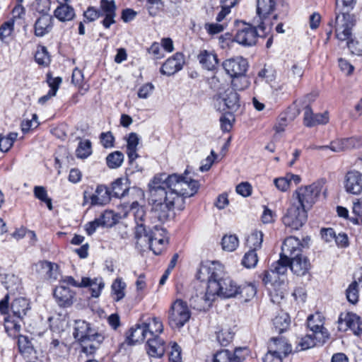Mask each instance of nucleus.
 <instances>
[{
  "label": "nucleus",
  "instance_id": "nucleus-51",
  "mask_svg": "<svg viewBox=\"0 0 362 362\" xmlns=\"http://www.w3.org/2000/svg\"><path fill=\"white\" fill-rule=\"evenodd\" d=\"M91 143L89 140L81 141L76 150L78 158H86L91 154Z\"/></svg>",
  "mask_w": 362,
  "mask_h": 362
},
{
  "label": "nucleus",
  "instance_id": "nucleus-53",
  "mask_svg": "<svg viewBox=\"0 0 362 362\" xmlns=\"http://www.w3.org/2000/svg\"><path fill=\"white\" fill-rule=\"evenodd\" d=\"M257 262L258 257L255 250H248L242 259V264L248 269L255 267Z\"/></svg>",
  "mask_w": 362,
  "mask_h": 362
},
{
  "label": "nucleus",
  "instance_id": "nucleus-18",
  "mask_svg": "<svg viewBox=\"0 0 362 362\" xmlns=\"http://www.w3.org/2000/svg\"><path fill=\"white\" fill-rule=\"evenodd\" d=\"M338 328L340 331L351 329L356 335L362 334V321L359 316L353 313H341L338 319Z\"/></svg>",
  "mask_w": 362,
  "mask_h": 362
},
{
  "label": "nucleus",
  "instance_id": "nucleus-25",
  "mask_svg": "<svg viewBox=\"0 0 362 362\" xmlns=\"http://www.w3.org/2000/svg\"><path fill=\"white\" fill-rule=\"evenodd\" d=\"M185 62L184 54L181 52H177L165 62L160 69V72L162 74L167 76L173 75L182 69Z\"/></svg>",
  "mask_w": 362,
  "mask_h": 362
},
{
  "label": "nucleus",
  "instance_id": "nucleus-48",
  "mask_svg": "<svg viewBox=\"0 0 362 362\" xmlns=\"http://www.w3.org/2000/svg\"><path fill=\"white\" fill-rule=\"evenodd\" d=\"M17 136L18 134L16 132H11L6 136L0 134V151L7 152L12 147Z\"/></svg>",
  "mask_w": 362,
  "mask_h": 362
},
{
  "label": "nucleus",
  "instance_id": "nucleus-31",
  "mask_svg": "<svg viewBox=\"0 0 362 362\" xmlns=\"http://www.w3.org/2000/svg\"><path fill=\"white\" fill-rule=\"evenodd\" d=\"M269 351L285 358L291 352V346L284 338L273 337L269 344Z\"/></svg>",
  "mask_w": 362,
  "mask_h": 362
},
{
  "label": "nucleus",
  "instance_id": "nucleus-8",
  "mask_svg": "<svg viewBox=\"0 0 362 362\" xmlns=\"http://www.w3.org/2000/svg\"><path fill=\"white\" fill-rule=\"evenodd\" d=\"M324 186L322 181H317L311 185L301 186L293 193V197L298 202V206L305 210H310L317 202Z\"/></svg>",
  "mask_w": 362,
  "mask_h": 362
},
{
  "label": "nucleus",
  "instance_id": "nucleus-40",
  "mask_svg": "<svg viewBox=\"0 0 362 362\" xmlns=\"http://www.w3.org/2000/svg\"><path fill=\"white\" fill-rule=\"evenodd\" d=\"M262 232L255 230L252 232L250 235H248L246 240V247L249 249V250H255V252H256L257 250L262 247Z\"/></svg>",
  "mask_w": 362,
  "mask_h": 362
},
{
  "label": "nucleus",
  "instance_id": "nucleus-13",
  "mask_svg": "<svg viewBox=\"0 0 362 362\" xmlns=\"http://www.w3.org/2000/svg\"><path fill=\"white\" fill-rule=\"evenodd\" d=\"M153 230L143 237L155 255H160L168 243L166 230L159 224L153 226Z\"/></svg>",
  "mask_w": 362,
  "mask_h": 362
},
{
  "label": "nucleus",
  "instance_id": "nucleus-6",
  "mask_svg": "<svg viewBox=\"0 0 362 362\" xmlns=\"http://www.w3.org/2000/svg\"><path fill=\"white\" fill-rule=\"evenodd\" d=\"M290 267V259L288 257H282L280 254V259L273 263L269 271H266L262 279L264 284L267 286L270 285L269 288V293L272 300L274 303H277L279 299H282L284 296V292L276 288L284 283V281H278L279 275H284L287 272L288 267Z\"/></svg>",
  "mask_w": 362,
  "mask_h": 362
},
{
  "label": "nucleus",
  "instance_id": "nucleus-46",
  "mask_svg": "<svg viewBox=\"0 0 362 362\" xmlns=\"http://www.w3.org/2000/svg\"><path fill=\"white\" fill-rule=\"evenodd\" d=\"M35 59L39 65L48 66L50 62V57L47 52V48L45 46H38L35 55Z\"/></svg>",
  "mask_w": 362,
  "mask_h": 362
},
{
  "label": "nucleus",
  "instance_id": "nucleus-61",
  "mask_svg": "<svg viewBox=\"0 0 362 362\" xmlns=\"http://www.w3.org/2000/svg\"><path fill=\"white\" fill-rule=\"evenodd\" d=\"M274 183L276 187L281 192L287 191L291 186V182L288 177V174H286L285 177L274 179Z\"/></svg>",
  "mask_w": 362,
  "mask_h": 362
},
{
  "label": "nucleus",
  "instance_id": "nucleus-20",
  "mask_svg": "<svg viewBox=\"0 0 362 362\" xmlns=\"http://www.w3.org/2000/svg\"><path fill=\"white\" fill-rule=\"evenodd\" d=\"M116 223L115 214L112 211L106 210L93 221L88 222L85 230L88 235H93L99 227H111Z\"/></svg>",
  "mask_w": 362,
  "mask_h": 362
},
{
  "label": "nucleus",
  "instance_id": "nucleus-33",
  "mask_svg": "<svg viewBox=\"0 0 362 362\" xmlns=\"http://www.w3.org/2000/svg\"><path fill=\"white\" fill-rule=\"evenodd\" d=\"M30 309L28 300L24 298H16L11 305L12 318L16 317L22 320Z\"/></svg>",
  "mask_w": 362,
  "mask_h": 362
},
{
  "label": "nucleus",
  "instance_id": "nucleus-45",
  "mask_svg": "<svg viewBox=\"0 0 362 362\" xmlns=\"http://www.w3.org/2000/svg\"><path fill=\"white\" fill-rule=\"evenodd\" d=\"M126 284L121 279H116L112 285V291L116 301L122 300L125 295Z\"/></svg>",
  "mask_w": 362,
  "mask_h": 362
},
{
  "label": "nucleus",
  "instance_id": "nucleus-62",
  "mask_svg": "<svg viewBox=\"0 0 362 362\" xmlns=\"http://www.w3.org/2000/svg\"><path fill=\"white\" fill-rule=\"evenodd\" d=\"M13 21L5 22L0 27V39L4 40L6 37L11 35L13 30Z\"/></svg>",
  "mask_w": 362,
  "mask_h": 362
},
{
  "label": "nucleus",
  "instance_id": "nucleus-23",
  "mask_svg": "<svg viewBox=\"0 0 362 362\" xmlns=\"http://www.w3.org/2000/svg\"><path fill=\"white\" fill-rule=\"evenodd\" d=\"M117 6L114 0H101L99 12L100 17H104L102 24L105 28H109L115 23Z\"/></svg>",
  "mask_w": 362,
  "mask_h": 362
},
{
  "label": "nucleus",
  "instance_id": "nucleus-12",
  "mask_svg": "<svg viewBox=\"0 0 362 362\" xmlns=\"http://www.w3.org/2000/svg\"><path fill=\"white\" fill-rule=\"evenodd\" d=\"M214 107L220 112L228 110L235 112L240 107L239 95L233 88H228L223 93L214 96Z\"/></svg>",
  "mask_w": 362,
  "mask_h": 362
},
{
  "label": "nucleus",
  "instance_id": "nucleus-38",
  "mask_svg": "<svg viewBox=\"0 0 362 362\" xmlns=\"http://www.w3.org/2000/svg\"><path fill=\"white\" fill-rule=\"evenodd\" d=\"M148 336L143 324L136 325L134 327L131 328L130 334L127 337L129 343L134 344L143 342L145 339L148 340Z\"/></svg>",
  "mask_w": 362,
  "mask_h": 362
},
{
  "label": "nucleus",
  "instance_id": "nucleus-49",
  "mask_svg": "<svg viewBox=\"0 0 362 362\" xmlns=\"http://www.w3.org/2000/svg\"><path fill=\"white\" fill-rule=\"evenodd\" d=\"M18 346L19 351L25 356L30 355L33 351L32 343L25 336L21 335L18 337Z\"/></svg>",
  "mask_w": 362,
  "mask_h": 362
},
{
  "label": "nucleus",
  "instance_id": "nucleus-44",
  "mask_svg": "<svg viewBox=\"0 0 362 362\" xmlns=\"http://www.w3.org/2000/svg\"><path fill=\"white\" fill-rule=\"evenodd\" d=\"M234 336V332L230 328L223 327L219 332L216 334V338L218 343L223 346H226L232 341Z\"/></svg>",
  "mask_w": 362,
  "mask_h": 362
},
{
  "label": "nucleus",
  "instance_id": "nucleus-37",
  "mask_svg": "<svg viewBox=\"0 0 362 362\" xmlns=\"http://www.w3.org/2000/svg\"><path fill=\"white\" fill-rule=\"evenodd\" d=\"M104 282L101 277L90 279L88 277L82 278V287L89 286L91 290L93 297L98 298L103 288H104Z\"/></svg>",
  "mask_w": 362,
  "mask_h": 362
},
{
  "label": "nucleus",
  "instance_id": "nucleus-32",
  "mask_svg": "<svg viewBox=\"0 0 362 362\" xmlns=\"http://www.w3.org/2000/svg\"><path fill=\"white\" fill-rule=\"evenodd\" d=\"M165 351V344L159 337H149L147 340V353L151 357H161Z\"/></svg>",
  "mask_w": 362,
  "mask_h": 362
},
{
  "label": "nucleus",
  "instance_id": "nucleus-9",
  "mask_svg": "<svg viewBox=\"0 0 362 362\" xmlns=\"http://www.w3.org/2000/svg\"><path fill=\"white\" fill-rule=\"evenodd\" d=\"M136 223L135 238L139 240L153 230V226L158 224L156 219L151 218V211L148 214L145 211L143 206H139L137 202H133L131 206Z\"/></svg>",
  "mask_w": 362,
  "mask_h": 362
},
{
  "label": "nucleus",
  "instance_id": "nucleus-43",
  "mask_svg": "<svg viewBox=\"0 0 362 362\" xmlns=\"http://www.w3.org/2000/svg\"><path fill=\"white\" fill-rule=\"evenodd\" d=\"M124 158V154L121 151H114L106 157L107 165L111 169L118 168L122 165Z\"/></svg>",
  "mask_w": 362,
  "mask_h": 362
},
{
  "label": "nucleus",
  "instance_id": "nucleus-54",
  "mask_svg": "<svg viewBox=\"0 0 362 362\" xmlns=\"http://www.w3.org/2000/svg\"><path fill=\"white\" fill-rule=\"evenodd\" d=\"M346 298L347 300L352 304H356L358 300V283L354 281L352 282L346 289Z\"/></svg>",
  "mask_w": 362,
  "mask_h": 362
},
{
  "label": "nucleus",
  "instance_id": "nucleus-34",
  "mask_svg": "<svg viewBox=\"0 0 362 362\" xmlns=\"http://www.w3.org/2000/svg\"><path fill=\"white\" fill-rule=\"evenodd\" d=\"M143 325L148 337H158L163 330V325L160 320L158 317H148Z\"/></svg>",
  "mask_w": 362,
  "mask_h": 362
},
{
  "label": "nucleus",
  "instance_id": "nucleus-10",
  "mask_svg": "<svg viewBox=\"0 0 362 362\" xmlns=\"http://www.w3.org/2000/svg\"><path fill=\"white\" fill-rule=\"evenodd\" d=\"M235 28L234 41L245 47L255 45L258 37H264L267 35L263 34L257 27L255 28L244 21H236Z\"/></svg>",
  "mask_w": 362,
  "mask_h": 362
},
{
  "label": "nucleus",
  "instance_id": "nucleus-11",
  "mask_svg": "<svg viewBox=\"0 0 362 362\" xmlns=\"http://www.w3.org/2000/svg\"><path fill=\"white\" fill-rule=\"evenodd\" d=\"M190 317L191 311L187 302L177 299L171 304L168 311V323L172 328L182 327Z\"/></svg>",
  "mask_w": 362,
  "mask_h": 362
},
{
  "label": "nucleus",
  "instance_id": "nucleus-36",
  "mask_svg": "<svg viewBox=\"0 0 362 362\" xmlns=\"http://www.w3.org/2000/svg\"><path fill=\"white\" fill-rule=\"evenodd\" d=\"M139 137L136 133L132 132L128 135L127 139V154L128 156L129 163H132L139 157L137 153V146L139 145Z\"/></svg>",
  "mask_w": 362,
  "mask_h": 362
},
{
  "label": "nucleus",
  "instance_id": "nucleus-21",
  "mask_svg": "<svg viewBox=\"0 0 362 362\" xmlns=\"http://www.w3.org/2000/svg\"><path fill=\"white\" fill-rule=\"evenodd\" d=\"M248 353L246 348H237L233 352L224 349L214 356L213 362H243Z\"/></svg>",
  "mask_w": 362,
  "mask_h": 362
},
{
  "label": "nucleus",
  "instance_id": "nucleus-19",
  "mask_svg": "<svg viewBox=\"0 0 362 362\" xmlns=\"http://www.w3.org/2000/svg\"><path fill=\"white\" fill-rule=\"evenodd\" d=\"M310 238L306 237L301 242L298 238L290 236L286 238L281 246L282 257L292 258L296 256L297 254L301 255L300 252L302 248L308 245Z\"/></svg>",
  "mask_w": 362,
  "mask_h": 362
},
{
  "label": "nucleus",
  "instance_id": "nucleus-7",
  "mask_svg": "<svg viewBox=\"0 0 362 362\" xmlns=\"http://www.w3.org/2000/svg\"><path fill=\"white\" fill-rule=\"evenodd\" d=\"M276 7V0H257V16L254 18V23L257 25L258 29L263 34L271 32L274 25V21L277 19V16H271Z\"/></svg>",
  "mask_w": 362,
  "mask_h": 362
},
{
  "label": "nucleus",
  "instance_id": "nucleus-28",
  "mask_svg": "<svg viewBox=\"0 0 362 362\" xmlns=\"http://www.w3.org/2000/svg\"><path fill=\"white\" fill-rule=\"evenodd\" d=\"M361 142L356 137L337 139L330 142L328 148L335 153L359 147Z\"/></svg>",
  "mask_w": 362,
  "mask_h": 362
},
{
  "label": "nucleus",
  "instance_id": "nucleus-42",
  "mask_svg": "<svg viewBox=\"0 0 362 362\" xmlns=\"http://www.w3.org/2000/svg\"><path fill=\"white\" fill-rule=\"evenodd\" d=\"M9 297L6 295L3 299L0 300V313L3 315H6L4 317V322L8 323L12 322L13 323V328L19 329L20 325H18L14 320H12L11 315H8L9 312Z\"/></svg>",
  "mask_w": 362,
  "mask_h": 362
},
{
  "label": "nucleus",
  "instance_id": "nucleus-15",
  "mask_svg": "<svg viewBox=\"0 0 362 362\" xmlns=\"http://www.w3.org/2000/svg\"><path fill=\"white\" fill-rule=\"evenodd\" d=\"M317 94L311 93L306 95L302 101L303 105H305L304 112V124L308 127L319 124H325L329 121L327 112L315 115L309 105H307L308 102L315 100Z\"/></svg>",
  "mask_w": 362,
  "mask_h": 362
},
{
  "label": "nucleus",
  "instance_id": "nucleus-63",
  "mask_svg": "<svg viewBox=\"0 0 362 362\" xmlns=\"http://www.w3.org/2000/svg\"><path fill=\"white\" fill-rule=\"evenodd\" d=\"M154 86L151 83H147L141 86L138 90V97L141 99L148 98L153 93Z\"/></svg>",
  "mask_w": 362,
  "mask_h": 362
},
{
  "label": "nucleus",
  "instance_id": "nucleus-56",
  "mask_svg": "<svg viewBox=\"0 0 362 362\" xmlns=\"http://www.w3.org/2000/svg\"><path fill=\"white\" fill-rule=\"evenodd\" d=\"M227 24L226 23H207L204 25V29L206 32L211 35H216L223 32L226 28Z\"/></svg>",
  "mask_w": 362,
  "mask_h": 362
},
{
  "label": "nucleus",
  "instance_id": "nucleus-4",
  "mask_svg": "<svg viewBox=\"0 0 362 362\" xmlns=\"http://www.w3.org/2000/svg\"><path fill=\"white\" fill-rule=\"evenodd\" d=\"M73 335L81 345V351L86 356L95 354L105 339L103 333L92 328L85 320H78L74 322Z\"/></svg>",
  "mask_w": 362,
  "mask_h": 362
},
{
  "label": "nucleus",
  "instance_id": "nucleus-60",
  "mask_svg": "<svg viewBox=\"0 0 362 362\" xmlns=\"http://www.w3.org/2000/svg\"><path fill=\"white\" fill-rule=\"evenodd\" d=\"M235 121L234 117L231 114L224 115L220 118L221 128L223 132H230L233 127V123Z\"/></svg>",
  "mask_w": 362,
  "mask_h": 362
},
{
  "label": "nucleus",
  "instance_id": "nucleus-3",
  "mask_svg": "<svg viewBox=\"0 0 362 362\" xmlns=\"http://www.w3.org/2000/svg\"><path fill=\"white\" fill-rule=\"evenodd\" d=\"M153 178L160 180L163 188L167 190L168 194H175L178 199L175 197V200L179 204V209H184V199L186 197L194 196L199 188V184L197 180L188 179L182 175L173 174L166 175L165 174H160L154 176Z\"/></svg>",
  "mask_w": 362,
  "mask_h": 362
},
{
  "label": "nucleus",
  "instance_id": "nucleus-2",
  "mask_svg": "<svg viewBox=\"0 0 362 362\" xmlns=\"http://www.w3.org/2000/svg\"><path fill=\"white\" fill-rule=\"evenodd\" d=\"M160 180L153 178L148 184L150 199L153 204L151 218L156 219L159 225L169 220L174 208L179 209V204L175 200L177 197L168 194L167 190L159 185L163 183Z\"/></svg>",
  "mask_w": 362,
  "mask_h": 362
},
{
  "label": "nucleus",
  "instance_id": "nucleus-57",
  "mask_svg": "<svg viewBox=\"0 0 362 362\" xmlns=\"http://www.w3.org/2000/svg\"><path fill=\"white\" fill-rule=\"evenodd\" d=\"M347 47L352 54L362 55V37L348 41Z\"/></svg>",
  "mask_w": 362,
  "mask_h": 362
},
{
  "label": "nucleus",
  "instance_id": "nucleus-50",
  "mask_svg": "<svg viewBox=\"0 0 362 362\" xmlns=\"http://www.w3.org/2000/svg\"><path fill=\"white\" fill-rule=\"evenodd\" d=\"M40 267L47 278L56 279L57 277V265L50 262L45 261L40 263Z\"/></svg>",
  "mask_w": 362,
  "mask_h": 362
},
{
  "label": "nucleus",
  "instance_id": "nucleus-58",
  "mask_svg": "<svg viewBox=\"0 0 362 362\" xmlns=\"http://www.w3.org/2000/svg\"><path fill=\"white\" fill-rule=\"evenodd\" d=\"M352 213L354 216L350 218V221L354 224H362V202L354 203Z\"/></svg>",
  "mask_w": 362,
  "mask_h": 362
},
{
  "label": "nucleus",
  "instance_id": "nucleus-14",
  "mask_svg": "<svg viewBox=\"0 0 362 362\" xmlns=\"http://www.w3.org/2000/svg\"><path fill=\"white\" fill-rule=\"evenodd\" d=\"M307 211L296 204H292L283 217V223L291 230L300 229L307 221Z\"/></svg>",
  "mask_w": 362,
  "mask_h": 362
},
{
  "label": "nucleus",
  "instance_id": "nucleus-55",
  "mask_svg": "<svg viewBox=\"0 0 362 362\" xmlns=\"http://www.w3.org/2000/svg\"><path fill=\"white\" fill-rule=\"evenodd\" d=\"M128 188L123 184L122 180L117 179L112 184V194L115 197H124Z\"/></svg>",
  "mask_w": 362,
  "mask_h": 362
},
{
  "label": "nucleus",
  "instance_id": "nucleus-29",
  "mask_svg": "<svg viewBox=\"0 0 362 362\" xmlns=\"http://www.w3.org/2000/svg\"><path fill=\"white\" fill-rule=\"evenodd\" d=\"M197 59L202 66L209 71L216 69L218 64V57L213 50L201 49L197 55Z\"/></svg>",
  "mask_w": 362,
  "mask_h": 362
},
{
  "label": "nucleus",
  "instance_id": "nucleus-16",
  "mask_svg": "<svg viewBox=\"0 0 362 362\" xmlns=\"http://www.w3.org/2000/svg\"><path fill=\"white\" fill-rule=\"evenodd\" d=\"M222 67L231 78H240L247 72L248 63L246 59L238 56L224 60Z\"/></svg>",
  "mask_w": 362,
  "mask_h": 362
},
{
  "label": "nucleus",
  "instance_id": "nucleus-41",
  "mask_svg": "<svg viewBox=\"0 0 362 362\" xmlns=\"http://www.w3.org/2000/svg\"><path fill=\"white\" fill-rule=\"evenodd\" d=\"M239 245V239L235 235H225L221 240L222 249L227 252L235 251Z\"/></svg>",
  "mask_w": 362,
  "mask_h": 362
},
{
  "label": "nucleus",
  "instance_id": "nucleus-35",
  "mask_svg": "<svg viewBox=\"0 0 362 362\" xmlns=\"http://www.w3.org/2000/svg\"><path fill=\"white\" fill-rule=\"evenodd\" d=\"M54 16L59 21H69L75 17V11L72 6L67 4H59L54 11Z\"/></svg>",
  "mask_w": 362,
  "mask_h": 362
},
{
  "label": "nucleus",
  "instance_id": "nucleus-47",
  "mask_svg": "<svg viewBox=\"0 0 362 362\" xmlns=\"http://www.w3.org/2000/svg\"><path fill=\"white\" fill-rule=\"evenodd\" d=\"M35 197L42 202H45L49 209L52 210V199L47 195L46 189L42 186H35L33 189Z\"/></svg>",
  "mask_w": 362,
  "mask_h": 362
},
{
  "label": "nucleus",
  "instance_id": "nucleus-52",
  "mask_svg": "<svg viewBox=\"0 0 362 362\" xmlns=\"http://www.w3.org/2000/svg\"><path fill=\"white\" fill-rule=\"evenodd\" d=\"M238 290L239 291L238 294L240 295L245 301L253 298L257 293L256 287L252 284H245L242 286H238Z\"/></svg>",
  "mask_w": 362,
  "mask_h": 362
},
{
  "label": "nucleus",
  "instance_id": "nucleus-64",
  "mask_svg": "<svg viewBox=\"0 0 362 362\" xmlns=\"http://www.w3.org/2000/svg\"><path fill=\"white\" fill-rule=\"evenodd\" d=\"M169 360L170 362H182L181 349L177 344L172 346Z\"/></svg>",
  "mask_w": 362,
  "mask_h": 362
},
{
  "label": "nucleus",
  "instance_id": "nucleus-5",
  "mask_svg": "<svg viewBox=\"0 0 362 362\" xmlns=\"http://www.w3.org/2000/svg\"><path fill=\"white\" fill-rule=\"evenodd\" d=\"M356 0H337V9L340 14H337L334 21L336 37L339 40H348L351 35L352 28L356 23L355 16L350 14Z\"/></svg>",
  "mask_w": 362,
  "mask_h": 362
},
{
  "label": "nucleus",
  "instance_id": "nucleus-59",
  "mask_svg": "<svg viewBox=\"0 0 362 362\" xmlns=\"http://www.w3.org/2000/svg\"><path fill=\"white\" fill-rule=\"evenodd\" d=\"M317 343L319 342L316 340L313 334H307L300 339L299 346H300V350H306L315 346Z\"/></svg>",
  "mask_w": 362,
  "mask_h": 362
},
{
  "label": "nucleus",
  "instance_id": "nucleus-39",
  "mask_svg": "<svg viewBox=\"0 0 362 362\" xmlns=\"http://www.w3.org/2000/svg\"><path fill=\"white\" fill-rule=\"evenodd\" d=\"M291 323L289 315L284 312L279 313L272 320L273 329L276 333L281 334L286 331Z\"/></svg>",
  "mask_w": 362,
  "mask_h": 362
},
{
  "label": "nucleus",
  "instance_id": "nucleus-30",
  "mask_svg": "<svg viewBox=\"0 0 362 362\" xmlns=\"http://www.w3.org/2000/svg\"><path fill=\"white\" fill-rule=\"evenodd\" d=\"M53 27L52 16L45 14L39 17L34 25V33L37 37H43L48 34Z\"/></svg>",
  "mask_w": 362,
  "mask_h": 362
},
{
  "label": "nucleus",
  "instance_id": "nucleus-27",
  "mask_svg": "<svg viewBox=\"0 0 362 362\" xmlns=\"http://www.w3.org/2000/svg\"><path fill=\"white\" fill-rule=\"evenodd\" d=\"M54 296L60 307H70L73 303L75 293L67 286H58L54 290Z\"/></svg>",
  "mask_w": 362,
  "mask_h": 362
},
{
  "label": "nucleus",
  "instance_id": "nucleus-1",
  "mask_svg": "<svg viewBox=\"0 0 362 362\" xmlns=\"http://www.w3.org/2000/svg\"><path fill=\"white\" fill-rule=\"evenodd\" d=\"M199 276L206 275L208 285L204 294L197 296V298L204 302V305L197 307L199 310L204 309L206 306H210L216 296L223 298L235 297L238 293V286L228 276L222 275L220 269L215 267L202 266L199 269Z\"/></svg>",
  "mask_w": 362,
  "mask_h": 362
},
{
  "label": "nucleus",
  "instance_id": "nucleus-22",
  "mask_svg": "<svg viewBox=\"0 0 362 362\" xmlns=\"http://www.w3.org/2000/svg\"><path fill=\"white\" fill-rule=\"evenodd\" d=\"M344 188L349 194H360L362 192V173L356 170L348 171L344 177Z\"/></svg>",
  "mask_w": 362,
  "mask_h": 362
},
{
  "label": "nucleus",
  "instance_id": "nucleus-26",
  "mask_svg": "<svg viewBox=\"0 0 362 362\" xmlns=\"http://www.w3.org/2000/svg\"><path fill=\"white\" fill-rule=\"evenodd\" d=\"M311 268V264L307 257L297 254L290 258V269L297 276H305Z\"/></svg>",
  "mask_w": 362,
  "mask_h": 362
},
{
  "label": "nucleus",
  "instance_id": "nucleus-17",
  "mask_svg": "<svg viewBox=\"0 0 362 362\" xmlns=\"http://www.w3.org/2000/svg\"><path fill=\"white\" fill-rule=\"evenodd\" d=\"M324 317L320 313H315L308 317L307 324L313 334L320 344H323L329 338V332L323 327Z\"/></svg>",
  "mask_w": 362,
  "mask_h": 362
},
{
  "label": "nucleus",
  "instance_id": "nucleus-24",
  "mask_svg": "<svg viewBox=\"0 0 362 362\" xmlns=\"http://www.w3.org/2000/svg\"><path fill=\"white\" fill-rule=\"evenodd\" d=\"M84 203L90 200L91 205H105L110 201V192L105 185H98L93 194L83 192Z\"/></svg>",
  "mask_w": 362,
  "mask_h": 362
}]
</instances>
